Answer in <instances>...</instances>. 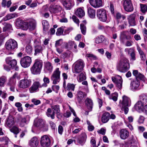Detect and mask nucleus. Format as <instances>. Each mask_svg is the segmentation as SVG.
<instances>
[{
    "label": "nucleus",
    "instance_id": "f257e3e1",
    "mask_svg": "<svg viewBox=\"0 0 147 147\" xmlns=\"http://www.w3.org/2000/svg\"><path fill=\"white\" fill-rule=\"evenodd\" d=\"M128 66L129 63L127 59H123L120 61L117 68L119 71L124 73L127 70Z\"/></svg>",
    "mask_w": 147,
    "mask_h": 147
},
{
    "label": "nucleus",
    "instance_id": "f03ea898",
    "mask_svg": "<svg viewBox=\"0 0 147 147\" xmlns=\"http://www.w3.org/2000/svg\"><path fill=\"white\" fill-rule=\"evenodd\" d=\"M74 66L73 70V72L74 73H78L83 70V68L84 66V61L80 59L78 60L74 64Z\"/></svg>",
    "mask_w": 147,
    "mask_h": 147
},
{
    "label": "nucleus",
    "instance_id": "7ed1b4c3",
    "mask_svg": "<svg viewBox=\"0 0 147 147\" xmlns=\"http://www.w3.org/2000/svg\"><path fill=\"white\" fill-rule=\"evenodd\" d=\"M122 103L123 105L121 110L124 111L125 114H126L127 113L129 110L127 107L130 106L131 104V100L127 96L124 95L122 96Z\"/></svg>",
    "mask_w": 147,
    "mask_h": 147
},
{
    "label": "nucleus",
    "instance_id": "20e7f679",
    "mask_svg": "<svg viewBox=\"0 0 147 147\" xmlns=\"http://www.w3.org/2000/svg\"><path fill=\"white\" fill-rule=\"evenodd\" d=\"M96 16L100 21L106 22L108 21L106 10L102 8L98 9L96 11Z\"/></svg>",
    "mask_w": 147,
    "mask_h": 147
},
{
    "label": "nucleus",
    "instance_id": "39448f33",
    "mask_svg": "<svg viewBox=\"0 0 147 147\" xmlns=\"http://www.w3.org/2000/svg\"><path fill=\"white\" fill-rule=\"evenodd\" d=\"M5 46L7 50L12 51L17 48L18 44L14 40L10 39L6 41Z\"/></svg>",
    "mask_w": 147,
    "mask_h": 147
},
{
    "label": "nucleus",
    "instance_id": "423d86ee",
    "mask_svg": "<svg viewBox=\"0 0 147 147\" xmlns=\"http://www.w3.org/2000/svg\"><path fill=\"white\" fill-rule=\"evenodd\" d=\"M60 71L59 68H56L51 77V80L53 81V84H56L59 82L60 80Z\"/></svg>",
    "mask_w": 147,
    "mask_h": 147
},
{
    "label": "nucleus",
    "instance_id": "0eeeda50",
    "mask_svg": "<svg viewBox=\"0 0 147 147\" xmlns=\"http://www.w3.org/2000/svg\"><path fill=\"white\" fill-rule=\"evenodd\" d=\"M16 26L17 28H21L24 30H27L28 29V23L24 21L20 18L16 19Z\"/></svg>",
    "mask_w": 147,
    "mask_h": 147
},
{
    "label": "nucleus",
    "instance_id": "6e6552de",
    "mask_svg": "<svg viewBox=\"0 0 147 147\" xmlns=\"http://www.w3.org/2000/svg\"><path fill=\"white\" fill-rule=\"evenodd\" d=\"M112 80L113 82L116 84V86L119 89H121L123 80L121 76L117 75L115 77H112Z\"/></svg>",
    "mask_w": 147,
    "mask_h": 147
},
{
    "label": "nucleus",
    "instance_id": "1a4fd4ad",
    "mask_svg": "<svg viewBox=\"0 0 147 147\" xmlns=\"http://www.w3.org/2000/svg\"><path fill=\"white\" fill-rule=\"evenodd\" d=\"M40 144L43 147H49L51 144L49 138L46 135L42 136L41 138Z\"/></svg>",
    "mask_w": 147,
    "mask_h": 147
},
{
    "label": "nucleus",
    "instance_id": "9d476101",
    "mask_svg": "<svg viewBox=\"0 0 147 147\" xmlns=\"http://www.w3.org/2000/svg\"><path fill=\"white\" fill-rule=\"evenodd\" d=\"M123 6L125 11L130 12L132 11L134 8L131 0H124L123 1Z\"/></svg>",
    "mask_w": 147,
    "mask_h": 147
},
{
    "label": "nucleus",
    "instance_id": "9b49d317",
    "mask_svg": "<svg viewBox=\"0 0 147 147\" xmlns=\"http://www.w3.org/2000/svg\"><path fill=\"white\" fill-rule=\"evenodd\" d=\"M127 19L129 24L130 26H134L136 25L137 16L136 14H131L128 16Z\"/></svg>",
    "mask_w": 147,
    "mask_h": 147
},
{
    "label": "nucleus",
    "instance_id": "f8f14e48",
    "mask_svg": "<svg viewBox=\"0 0 147 147\" xmlns=\"http://www.w3.org/2000/svg\"><path fill=\"white\" fill-rule=\"evenodd\" d=\"M64 7L68 9H70L74 5V0H60Z\"/></svg>",
    "mask_w": 147,
    "mask_h": 147
},
{
    "label": "nucleus",
    "instance_id": "ddd939ff",
    "mask_svg": "<svg viewBox=\"0 0 147 147\" xmlns=\"http://www.w3.org/2000/svg\"><path fill=\"white\" fill-rule=\"evenodd\" d=\"M62 8L60 5L55 4L51 5L49 8V10L51 13H57Z\"/></svg>",
    "mask_w": 147,
    "mask_h": 147
},
{
    "label": "nucleus",
    "instance_id": "4468645a",
    "mask_svg": "<svg viewBox=\"0 0 147 147\" xmlns=\"http://www.w3.org/2000/svg\"><path fill=\"white\" fill-rule=\"evenodd\" d=\"M42 86L39 81L35 82L33 84L32 86L29 89V91L30 93H33L36 92L38 90L39 88H41Z\"/></svg>",
    "mask_w": 147,
    "mask_h": 147
},
{
    "label": "nucleus",
    "instance_id": "2eb2a0df",
    "mask_svg": "<svg viewBox=\"0 0 147 147\" xmlns=\"http://www.w3.org/2000/svg\"><path fill=\"white\" fill-rule=\"evenodd\" d=\"M86 96L87 94L85 92L81 91H78L77 92L76 99L78 102L80 103Z\"/></svg>",
    "mask_w": 147,
    "mask_h": 147
},
{
    "label": "nucleus",
    "instance_id": "dca6fc26",
    "mask_svg": "<svg viewBox=\"0 0 147 147\" xmlns=\"http://www.w3.org/2000/svg\"><path fill=\"white\" fill-rule=\"evenodd\" d=\"M90 5L95 8H98L101 6L102 3L101 0H89Z\"/></svg>",
    "mask_w": 147,
    "mask_h": 147
},
{
    "label": "nucleus",
    "instance_id": "f3484780",
    "mask_svg": "<svg viewBox=\"0 0 147 147\" xmlns=\"http://www.w3.org/2000/svg\"><path fill=\"white\" fill-rule=\"evenodd\" d=\"M140 85L139 81L138 79H136L135 80L131 82L130 87L132 90H134L139 89Z\"/></svg>",
    "mask_w": 147,
    "mask_h": 147
},
{
    "label": "nucleus",
    "instance_id": "a211bd4d",
    "mask_svg": "<svg viewBox=\"0 0 147 147\" xmlns=\"http://www.w3.org/2000/svg\"><path fill=\"white\" fill-rule=\"evenodd\" d=\"M131 39V37L130 35H127L126 32H123L121 33L120 35V40L121 43H124L125 39L130 40Z\"/></svg>",
    "mask_w": 147,
    "mask_h": 147
},
{
    "label": "nucleus",
    "instance_id": "6ab92c4d",
    "mask_svg": "<svg viewBox=\"0 0 147 147\" xmlns=\"http://www.w3.org/2000/svg\"><path fill=\"white\" fill-rule=\"evenodd\" d=\"M36 23L35 21L33 19H30L28 23V29L30 31L34 30L36 27Z\"/></svg>",
    "mask_w": 147,
    "mask_h": 147
},
{
    "label": "nucleus",
    "instance_id": "aec40b11",
    "mask_svg": "<svg viewBox=\"0 0 147 147\" xmlns=\"http://www.w3.org/2000/svg\"><path fill=\"white\" fill-rule=\"evenodd\" d=\"M120 136L122 139L125 140L129 136L128 131L125 129H122L120 131Z\"/></svg>",
    "mask_w": 147,
    "mask_h": 147
},
{
    "label": "nucleus",
    "instance_id": "412c9836",
    "mask_svg": "<svg viewBox=\"0 0 147 147\" xmlns=\"http://www.w3.org/2000/svg\"><path fill=\"white\" fill-rule=\"evenodd\" d=\"M29 142L30 145L32 147H37L39 144L38 140L35 137L32 138Z\"/></svg>",
    "mask_w": 147,
    "mask_h": 147
},
{
    "label": "nucleus",
    "instance_id": "4be33fe9",
    "mask_svg": "<svg viewBox=\"0 0 147 147\" xmlns=\"http://www.w3.org/2000/svg\"><path fill=\"white\" fill-rule=\"evenodd\" d=\"M87 138V136L85 133H82L80 137L78 139V142L82 145H83L85 143Z\"/></svg>",
    "mask_w": 147,
    "mask_h": 147
},
{
    "label": "nucleus",
    "instance_id": "5701e85b",
    "mask_svg": "<svg viewBox=\"0 0 147 147\" xmlns=\"http://www.w3.org/2000/svg\"><path fill=\"white\" fill-rule=\"evenodd\" d=\"M144 104L141 101H138L135 105L134 108L136 111L140 112L142 111H143V109L144 107H143Z\"/></svg>",
    "mask_w": 147,
    "mask_h": 147
},
{
    "label": "nucleus",
    "instance_id": "b1692460",
    "mask_svg": "<svg viewBox=\"0 0 147 147\" xmlns=\"http://www.w3.org/2000/svg\"><path fill=\"white\" fill-rule=\"evenodd\" d=\"M85 101L89 111H91L92 110L93 105L92 100V99L87 98L86 100Z\"/></svg>",
    "mask_w": 147,
    "mask_h": 147
},
{
    "label": "nucleus",
    "instance_id": "393cba45",
    "mask_svg": "<svg viewBox=\"0 0 147 147\" xmlns=\"http://www.w3.org/2000/svg\"><path fill=\"white\" fill-rule=\"evenodd\" d=\"M128 54L130 56L131 59L134 61L136 59L135 51L133 48H130L128 49Z\"/></svg>",
    "mask_w": 147,
    "mask_h": 147
},
{
    "label": "nucleus",
    "instance_id": "a878e982",
    "mask_svg": "<svg viewBox=\"0 0 147 147\" xmlns=\"http://www.w3.org/2000/svg\"><path fill=\"white\" fill-rule=\"evenodd\" d=\"M14 119L12 116H10L8 118L5 125L6 127H11L14 124Z\"/></svg>",
    "mask_w": 147,
    "mask_h": 147
},
{
    "label": "nucleus",
    "instance_id": "bb28decb",
    "mask_svg": "<svg viewBox=\"0 0 147 147\" xmlns=\"http://www.w3.org/2000/svg\"><path fill=\"white\" fill-rule=\"evenodd\" d=\"M110 118V114L108 112L104 113L102 116L101 121L103 123H105L109 120Z\"/></svg>",
    "mask_w": 147,
    "mask_h": 147
},
{
    "label": "nucleus",
    "instance_id": "cd10ccee",
    "mask_svg": "<svg viewBox=\"0 0 147 147\" xmlns=\"http://www.w3.org/2000/svg\"><path fill=\"white\" fill-rule=\"evenodd\" d=\"M84 8H79L78 9L75 11L76 14L80 18H82L85 15Z\"/></svg>",
    "mask_w": 147,
    "mask_h": 147
},
{
    "label": "nucleus",
    "instance_id": "c85d7f7f",
    "mask_svg": "<svg viewBox=\"0 0 147 147\" xmlns=\"http://www.w3.org/2000/svg\"><path fill=\"white\" fill-rule=\"evenodd\" d=\"M41 70V69L33 65L30 68L31 73L34 75L40 74Z\"/></svg>",
    "mask_w": 147,
    "mask_h": 147
},
{
    "label": "nucleus",
    "instance_id": "c756f323",
    "mask_svg": "<svg viewBox=\"0 0 147 147\" xmlns=\"http://www.w3.org/2000/svg\"><path fill=\"white\" fill-rule=\"evenodd\" d=\"M18 16V14L16 13L8 14L3 18L2 20L5 21L16 17H17Z\"/></svg>",
    "mask_w": 147,
    "mask_h": 147
},
{
    "label": "nucleus",
    "instance_id": "7c9ffc66",
    "mask_svg": "<svg viewBox=\"0 0 147 147\" xmlns=\"http://www.w3.org/2000/svg\"><path fill=\"white\" fill-rule=\"evenodd\" d=\"M20 63L22 67L25 68L27 67L28 66V56H26L22 58Z\"/></svg>",
    "mask_w": 147,
    "mask_h": 147
},
{
    "label": "nucleus",
    "instance_id": "2f4dec72",
    "mask_svg": "<svg viewBox=\"0 0 147 147\" xmlns=\"http://www.w3.org/2000/svg\"><path fill=\"white\" fill-rule=\"evenodd\" d=\"M88 13L90 18H94L96 15V11L92 8L89 7L88 9Z\"/></svg>",
    "mask_w": 147,
    "mask_h": 147
},
{
    "label": "nucleus",
    "instance_id": "473e14b6",
    "mask_svg": "<svg viewBox=\"0 0 147 147\" xmlns=\"http://www.w3.org/2000/svg\"><path fill=\"white\" fill-rule=\"evenodd\" d=\"M19 86L20 88H26L28 86V80L27 79H24L20 81Z\"/></svg>",
    "mask_w": 147,
    "mask_h": 147
},
{
    "label": "nucleus",
    "instance_id": "72a5a7b5",
    "mask_svg": "<svg viewBox=\"0 0 147 147\" xmlns=\"http://www.w3.org/2000/svg\"><path fill=\"white\" fill-rule=\"evenodd\" d=\"M11 3L12 2L11 0H2L1 4L2 6L3 7L9 8L10 6Z\"/></svg>",
    "mask_w": 147,
    "mask_h": 147
},
{
    "label": "nucleus",
    "instance_id": "f704fd0d",
    "mask_svg": "<svg viewBox=\"0 0 147 147\" xmlns=\"http://www.w3.org/2000/svg\"><path fill=\"white\" fill-rule=\"evenodd\" d=\"M33 65L41 70L42 67L43 62L41 60L36 59Z\"/></svg>",
    "mask_w": 147,
    "mask_h": 147
},
{
    "label": "nucleus",
    "instance_id": "c9c22d12",
    "mask_svg": "<svg viewBox=\"0 0 147 147\" xmlns=\"http://www.w3.org/2000/svg\"><path fill=\"white\" fill-rule=\"evenodd\" d=\"M6 61L10 65L11 67H14L17 64V61L15 59L11 60L9 58H8L6 59Z\"/></svg>",
    "mask_w": 147,
    "mask_h": 147
},
{
    "label": "nucleus",
    "instance_id": "e433bc0d",
    "mask_svg": "<svg viewBox=\"0 0 147 147\" xmlns=\"http://www.w3.org/2000/svg\"><path fill=\"white\" fill-rule=\"evenodd\" d=\"M46 114L48 117H51L52 119H53L55 118L54 112L50 108H48L47 109Z\"/></svg>",
    "mask_w": 147,
    "mask_h": 147
},
{
    "label": "nucleus",
    "instance_id": "4c0bfd02",
    "mask_svg": "<svg viewBox=\"0 0 147 147\" xmlns=\"http://www.w3.org/2000/svg\"><path fill=\"white\" fill-rule=\"evenodd\" d=\"M44 122L42 119H37L35 123V125L37 127H39L40 128L42 127L43 126Z\"/></svg>",
    "mask_w": 147,
    "mask_h": 147
},
{
    "label": "nucleus",
    "instance_id": "58836bf2",
    "mask_svg": "<svg viewBox=\"0 0 147 147\" xmlns=\"http://www.w3.org/2000/svg\"><path fill=\"white\" fill-rule=\"evenodd\" d=\"M118 94L117 92H115L112 93L109 96L110 99H112L114 101H116L118 98Z\"/></svg>",
    "mask_w": 147,
    "mask_h": 147
},
{
    "label": "nucleus",
    "instance_id": "ea45409f",
    "mask_svg": "<svg viewBox=\"0 0 147 147\" xmlns=\"http://www.w3.org/2000/svg\"><path fill=\"white\" fill-rule=\"evenodd\" d=\"M86 77L84 74L82 73L80 74L77 77V80L79 82H81L86 80Z\"/></svg>",
    "mask_w": 147,
    "mask_h": 147
},
{
    "label": "nucleus",
    "instance_id": "a19ab883",
    "mask_svg": "<svg viewBox=\"0 0 147 147\" xmlns=\"http://www.w3.org/2000/svg\"><path fill=\"white\" fill-rule=\"evenodd\" d=\"M51 108L54 113L59 115L60 111L59 106V105H55L52 106Z\"/></svg>",
    "mask_w": 147,
    "mask_h": 147
},
{
    "label": "nucleus",
    "instance_id": "79ce46f5",
    "mask_svg": "<svg viewBox=\"0 0 147 147\" xmlns=\"http://www.w3.org/2000/svg\"><path fill=\"white\" fill-rule=\"evenodd\" d=\"M139 99L140 100V101H141L142 103L146 104L147 102V96L144 94H142L140 95Z\"/></svg>",
    "mask_w": 147,
    "mask_h": 147
},
{
    "label": "nucleus",
    "instance_id": "37998d69",
    "mask_svg": "<svg viewBox=\"0 0 147 147\" xmlns=\"http://www.w3.org/2000/svg\"><path fill=\"white\" fill-rule=\"evenodd\" d=\"M45 69L46 70L48 71L49 72H51L53 69V67L51 63L49 62H47L45 64Z\"/></svg>",
    "mask_w": 147,
    "mask_h": 147
},
{
    "label": "nucleus",
    "instance_id": "c03bdc74",
    "mask_svg": "<svg viewBox=\"0 0 147 147\" xmlns=\"http://www.w3.org/2000/svg\"><path fill=\"white\" fill-rule=\"evenodd\" d=\"M37 5V4L35 1L32 2L31 0H28V9L30 8H33L36 7Z\"/></svg>",
    "mask_w": 147,
    "mask_h": 147
},
{
    "label": "nucleus",
    "instance_id": "a18cd8bd",
    "mask_svg": "<svg viewBox=\"0 0 147 147\" xmlns=\"http://www.w3.org/2000/svg\"><path fill=\"white\" fill-rule=\"evenodd\" d=\"M104 36L103 35H101L100 36L96 38L95 42L97 44L102 43L104 41Z\"/></svg>",
    "mask_w": 147,
    "mask_h": 147
},
{
    "label": "nucleus",
    "instance_id": "49530a36",
    "mask_svg": "<svg viewBox=\"0 0 147 147\" xmlns=\"http://www.w3.org/2000/svg\"><path fill=\"white\" fill-rule=\"evenodd\" d=\"M42 23L44 30L46 31L49 27L48 22L46 20H44L42 21Z\"/></svg>",
    "mask_w": 147,
    "mask_h": 147
},
{
    "label": "nucleus",
    "instance_id": "de8ad7c7",
    "mask_svg": "<svg viewBox=\"0 0 147 147\" xmlns=\"http://www.w3.org/2000/svg\"><path fill=\"white\" fill-rule=\"evenodd\" d=\"M10 130L11 132L16 135L19 133L20 130L17 127L14 126L10 129Z\"/></svg>",
    "mask_w": 147,
    "mask_h": 147
},
{
    "label": "nucleus",
    "instance_id": "09e8293b",
    "mask_svg": "<svg viewBox=\"0 0 147 147\" xmlns=\"http://www.w3.org/2000/svg\"><path fill=\"white\" fill-rule=\"evenodd\" d=\"M80 28L82 33L85 35L86 32V28L85 25L83 23H82L80 25Z\"/></svg>",
    "mask_w": 147,
    "mask_h": 147
},
{
    "label": "nucleus",
    "instance_id": "8fccbe9b",
    "mask_svg": "<svg viewBox=\"0 0 147 147\" xmlns=\"http://www.w3.org/2000/svg\"><path fill=\"white\" fill-rule=\"evenodd\" d=\"M4 26L3 27V31L4 32L12 28V26L11 25L6 23H4Z\"/></svg>",
    "mask_w": 147,
    "mask_h": 147
},
{
    "label": "nucleus",
    "instance_id": "3c124183",
    "mask_svg": "<svg viewBox=\"0 0 147 147\" xmlns=\"http://www.w3.org/2000/svg\"><path fill=\"white\" fill-rule=\"evenodd\" d=\"M140 10L143 13H145L147 11V6L145 4H140Z\"/></svg>",
    "mask_w": 147,
    "mask_h": 147
},
{
    "label": "nucleus",
    "instance_id": "603ef678",
    "mask_svg": "<svg viewBox=\"0 0 147 147\" xmlns=\"http://www.w3.org/2000/svg\"><path fill=\"white\" fill-rule=\"evenodd\" d=\"M116 18L118 21H119L121 19L122 21L124 20L125 19V16L123 15H121L119 13H117L116 14Z\"/></svg>",
    "mask_w": 147,
    "mask_h": 147
},
{
    "label": "nucleus",
    "instance_id": "864d4df0",
    "mask_svg": "<svg viewBox=\"0 0 147 147\" xmlns=\"http://www.w3.org/2000/svg\"><path fill=\"white\" fill-rule=\"evenodd\" d=\"M6 80V78L5 76L0 77V86H3Z\"/></svg>",
    "mask_w": 147,
    "mask_h": 147
},
{
    "label": "nucleus",
    "instance_id": "5fc2aeb1",
    "mask_svg": "<svg viewBox=\"0 0 147 147\" xmlns=\"http://www.w3.org/2000/svg\"><path fill=\"white\" fill-rule=\"evenodd\" d=\"M75 86L74 84L68 83L67 84L66 89L68 90H72L74 91V90Z\"/></svg>",
    "mask_w": 147,
    "mask_h": 147
},
{
    "label": "nucleus",
    "instance_id": "6e6d98bb",
    "mask_svg": "<svg viewBox=\"0 0 147 147\" xmlns=\"http://www.w3.org/2000/svg\"><path fill=\"white\" fill-rule=\"evenodd\" d=\"M20 5L19 3H15L14 5L10 7L9 8V11L10 12H13Z\"/></svg>",
    "mask_w": 147,
    "mask_h": 147
},
{
    "label": "nucleus",
    "instance_id": "4d7b16f0",
    "mask_svg": "<svg viewBox=\"0 0 147 147\" xmlns=\"http://www.w3.org/2000/svg\"><path fill=\"white\" fill-rule=\"evenodd\" d=\"M42 50V48L41 46H36L35 49V55L40 53Z\"/></svg>",
    "mask_w": 147,
    "mask_h": 147
},
{
    "label": "nucleus",
    "instance_id": "13d9d810",
    "mask_svg": "<svg viewBox=\"0 0 147 147\" xmlns=\"http://www.w3.org/2000/svg\"><path fill=\"white\" fill-rule=\"evenodd\" d=\"M133 42L131 40H127L126 42L124 41V43H122L126 47H130L132 45Z\"/></svg>",
    "mask_w": 147,
    "mask_h": 147
},
{
    "label": "nucleus",
    "instance_id": "bf43d9fd",
    "mask_svg": "<svg viewBox=\"0 0 147 147\" xmlns=\"http://www.w3.org/2000/svg\"><path fill=\"white\" fill-rule=\"evenodd\" d=\"M63 29L61 28H60L57 29L56 32V34L57 36H59L62 35L63 33Z\"/></svg>",
    "mask_w": 147,
    "mask_h": 147
},
{
    "label": "nucleus",
    "instance_id": "052dcab7",
    "mask_svg": "<svg viewBox=\"0 0 147 147\" xmlns=\"http://www.w3.org/2000/svg\"><path fill=\"white\" fill-rule=\"evenodd\" d=\"M43 80L44 82V83L42 86H47L46 84L49 83V80L48 78L45 77L44 78Z\"/></svg>",
    "mask_w": 147,
    "mask_h": 147
},
{
    "label": "nucleus",
    "instance_id": "680f3d73",
    "mask_svg": "<svg viewBox=\"0 0 147 147\" xmlns=\"http://www.w3.org/2000/svg\"><path fill=\"white\" fill-rule=\"evenodd\" d=\"M86 56L90 59L96 60L97 59L96 56L92 54L87 53L86 54Z\"/></svg>",
    "mask_w": 147,
    "mask_h": 147
},
{
    "label": "nucleus",
    "instance_id": "e2e57ef3",
    "mask_svg": "<svg viewBox=\"0 0 147 147\" xmlns=\"http://www.w3.org/2000/svg\"><path fill=\"white\" fill-rule=\"evenodd\" d=\"M106 129L104 128H101L99 130L97 131V132L99 134H101L102 135H105V134Z\"/></svg>",
    "mask_w": 147,
    "mask_h": 147
},
{
    "label": "nucleus",
    "instance_id": "0e129e2a",
    "mask_svg": "<svg viewBox=\"0 0 147 147\" xmlns=\"http://www.w3.org/2000/svg\"><path fill=\"white\" fill-rule=\"evenodd\" d=\"M32 102L34 103L35 105H37L40 103V101L39 100H38L35 98L32 99Z\"/></svg>",
    "mask_w": 147,
    "mask_h": 147
},
{
    "label": "nucleus",
    "instance_id": "69168bd1",
    "mask_svg": "<svg viewBox=\"0 0 147 147\" xmlns=\"http://www.w3.org/2000/svg\"><path fill=\"white\" fill-rule=\"evenodd\" d=\"M52 88L53 90L55 91L56 93L58 92V90L59 89V87L58 85H53Z\"/></svg>",
    "mask_w": 147,
    "mask_h": 147
},
{
    "label": "nucleus",
    "instance_id": "338daca9",
    "mask_svg": "<svg viewBox=\"0 0 147 147\" xmlns=\"http://www.w3.org/2000/svg\"><path fill=\"white\" fill-rule=\"evenodd\" d=\"M91 145L94 147H97L96 144V142L95 139L94 138H92L90 141Z\"/></svg>",
    "mask_w": 147,
    "mask_h": 147
},
{
    "label": "nucleus",
    "instance_id": "774afa93",
    "mask_svg": "<svg viewBox=\"0 0 147 147\" xmlns=\"http://www.w3.org/2000/svg\"><path fill=\"white\" fill-rule=\"evenodd\" d=\"M138 78H139L143 81H144L145 80V78L144 76L140 73L138 76L136 78V79H137Z\"/></svg>",
    "mask_w": 147,
    "mask_h": 147
}]
</instances>
